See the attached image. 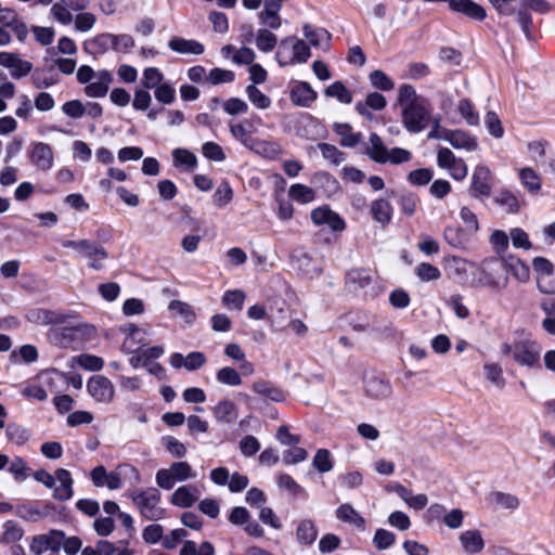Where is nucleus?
Listing matches in <instances>:
<instances>
[{
  "label": "nucleus",
  "instance_id": "f257e3e1",
  "mask_svg": "<svg viewBox=\"0 0 555 555\" xmlns=\"http://www.w3.org/2000/svg\"><path fill=\"white\" fill-rule=\"evenodd\" d=\"M398 102L402 107V124L408 131L421 132L426 128L430 117L429 111L411 85L400 86Z\"/></svg>",
  "mask_w": 555,
  "mask_h": 555
},
{
  "label": "nucleus",
  "instance_id": "f03ea898",
  "mask_svg": "<svg viewBox=\"0 0 555 555\" xmlns=\"http://www.w3.org/2000/svg\"><path fill=\"white\" fill-rule=\"evenodd\" d=\"M507 286V261L503 258H489L477 267L472 287H486L502 291Z\"/></svg>",
  "mask_w": 555,
  "mask_h": 555
},
{
  "label": "nucleus",
  "instance_id": "7ed1b4c3",
  "mask_svg": "<svg viewBox=\"0 0 555 555\" xmlns=\"http://www.w3.org/2000/svg\"><path fill=\"white\" fill-rule=\"evenodd\" d=\"M310 56L311 51L309 44L295 36L282 39L275 53V60L282 67L304 64Z\"/></svg>",
  "mask_w": 555,
  "mask_h": 555
},
{
  "label": "nucleus",
  "instance_id": "20e7f679",
  "mask_svg": "<svg viewBox=\"0 0 555 555\" xmlns=\"http://www.w3.org/2000/svg\"><path fill=\"white\" fill-rule=\"evenodd\" d=\"M501 350L504 356L512 354L514 361L520 366L533 367L540 363L542 348L534 340L520 339L514 344H502Z\"/></svg>",
  "mask_w": 555,
  "mask_h": 555
},
{
  "label": "nucleus",
  "instance_id": "39448f33",
  "mask_svg": "<svg viewBox=\"0 0 555 555\" xmlns=\"http://www.w3.org/2000/svg\"><path fill=\"white\" fill-rule=\"evenodd\" d=\"M62 246L75 250L79 257L87 259L88 266L95 271L102 270L105 260L108 258L107 250L90 240H67L63 242Z\"/></svg>",
  "mask_w": 555,
  "mask_h": 555
},
{
  "label": "nucleus",
  "instance_id": "423d86ee",
  "mask_svg": "<svg viewBox=\"0 0 555 555\" xmlns=\"http://www.w3.org/2000/svg\"><path fill=\"white\" fill-rule=\"evenodd\" d=\"M195 473L188 462H175L168 468L158 469L156 483L164 490H170L177 482L195 478Z\"/></svg>",
  "mask_w": 555,
  "mask_h": 555
},
{
  "label": "nucleus",
  "instance_id": "0eeeda50",
  "mask_svg": "<svg viewBox=\"0 0 555 555\" xmlns=\"http://www.w3.org/2000/svg\"><path fill=\"white\" fill-rule=\"evenodd\" d=\"M132 500L141 515L150 520L163 518L164 509L159 506L160 494L157 489L150 488L132 494Z\"/></svg>",
  "mask_w": 555,
  "mask_h": 555
},
{
  "label": "nucleus",
  "instance_id": "6e6552de",
  "mask_svg": "<svg viewBox=\"0 0 555 555\" xmlns=\"http://www.w3.org/2000/svg\"><path fill=\"white\" fill-rule=\"evenodd\" d=\"M476 271L477 266L464 258L453 256L447 260L448 275L461 285L472 287Z\"/></svg>",
  "mask_w": 555,
  "mask_h": 555
},
{
  "label": "nucleus",
  "instance_id": "1a4fd4ad",
  "mask_svg": "<svg viewBox=\"0 0 555 555\" xmlns=\"http://www.w3.org/2000/svg\"><path fill=\"white\" fill-rule=\"evenodd\" d=\"M521 9L516 13V21L521 27L522 33L527 38L531 37L532 16L527 11L530 9L540 14H546L551 11V4L545 0H519Z\"/></svg>",
  "mask_w": 555,
  "mask_h": 555
},
{
  "label": "nucleus",
  "instance_id": "9d476101",
  "mask_svg": "<svg viewBox=\"0 0 555 555\" xmlns=\"http://www.w3.org/2000/svg\"><path fill=\"white\" fill-rule=\"evenodd\" d=\"M437 164L440 168L449 171L450 176L457 181H462L468 173L466 163L454 155L448 147H441L437 153Z\"/></svg>",
  "mask_w": 555,
  "mask_h": 555
},
{
  "label": "nucleus",
  "instance_id": "9b49d317",
  "mask_svg": "<svg viewBox=\"0 0 555 555\" xmlns=\"http://www.w3.org/2000/svg\"><path fill=\"white\" fill-rule=\"evenodd\" d=\"M493 175L486 165H478L472 175L470 193L477 199H485L492 191Z\"/></svg>",
  "mask_w": 555,
  "mask_h": 555
},
{
  "label": "nucleus",
  "instance_id": "f8f14e48",
  "mask_svg": "<svg viewBox=\"0 0 555 555\" xmlns=\"http://www.w3.org/2000/svg\"><path fill=\"white\" fill-rule=\"evenodd\" d=\"M89 395L99 403H112L115 397L113 383L103 375H94L87 383Z\"/></svg>",
  "mask_w": 555,
  "mask_h": 555
},
{
  "label": "nucleus",
  "instance_id": "ddd939ff",
  "mask_svg": "<svg viewBox=\"0 0 555 555\" xmlns=\"http://www.w3.org/2000/svg\"><path fill=\"white\" fill-rule=\"evenodd\" d=\"M311 221L317 227H326L333 232H343L346 229L344 219L326 205L311 211Z\"/></svg>",
  "mask_w": 555,
  "mask_h": 555
},
{
  "label": "nucleus",
  "instance_id": "4468645a",
  "mask_svg": "<svg viewBox=\"0 0 555 555\" xmlns=\"http://www.w3.org/2000/svg\"><path fill=\"white\" fill-rule=\"evenodd\" d=\"M29 159L38 170L48 171L53 167L54 153L49 144L35 142L30 145Z\"/></svg>",
  "mask_w": 555,
  "mask_h": 555
},
{
  "label": "nucleus",
  "instance_id": "2eb2a0df",
  "mask_svg": "<svg viewBox=\"0 0 555 555\" xmlns=\"http://www.w3.org/2000/svg\"><path fill=\"white\" fill-rule=\"evenodd\" d=\"M0 65L11 70L12 77L20 79L27 76L33 64L22 60L17 54L11 52H0Z\"/></svg>",
  "mask_w": 555,
  "mask_h": 555
},
{
  "label": "nucleus",
  "instance_id": "dca6fc26",
  "mask_svg": "<svg viewBox=\"0 0 555 555\" xmlns=\"http://www.w3.org/2000/svg\"><path fill=\"white\" fill-rule=\"evenodd\" d=\"M364 389L369 397L377 400L387 399L392 392L390 383L376 375H371L365 378Z\"/></svg>",
  "mask_w": 555,
  "mask_h": 555
},
{
  "label": "nucleus",
  "instance_id": "f3484780",
  "mask_svg": "<svg viewBox=\"0 0 555 555\" xmlns=\"http://www.w3.org/2000/svg\"><path fill=\"white\" fill-rule=\"evenodd\" d=\"M450 10L475 21H483L487 17L486 10L473 0H451Z\"/></svg>",
  "mask_w": 555,
  "mask_h": 555
},
{
  "label": "nucleus",
  "instance_id": "a211bd4d",
  "mask_svg": "<svg viewBox=\"0 0 555 555\" xmlns=\"http://www.w3.org/2000/svg\"><path fill=\"white\" fill-rule=\"evenodd\" d=\"M444 140L448 141L454 149L476 151L478 149L477 139L462 130L443 131Z\"/></svg>",
  "mask_w": 555,
  "mask_h": 555
},
{
  "label": "nucleus",
  "instance_id": "6ab92c4d",
  "mask_svg": "<svg viewBox=\"0 0 555 555\" xmlns=\"http://www.w3.org/2000/svg\"><path fill=\"white\" fill-rule=\"evenodd\" d=\"M55 481L57 480L60 485L54 488L53 498L59 501H67L73 494V478L70 473L65 468H57L55 472Z\"/></svg>",
  "mask_w": 555,
  "mask_h": 555
},
{
  "label": "nucleus",
  "instance_id": "aec40b11",
  "mask_svg": "<svg viewBox=\"0 0 555 555\" xmlns=\"http://www.w3.org/2000/svg\"><path fill=\"white\" fill-rule=\"evenodd\" d=\"M291 101L294 105L308 107L317 100V92L308 82H298L291 90Z\"/></svg>",
  "mask_w": 555,
  "mask_h": 555
},
{
  "label": "nucleus",
  "instance_id": "412c9836",
  "mask_svg": "<svg viewBox=\"0 0 555 555\" xmlns=\"http://www.w3.org/2000/svg\"><path fill=\"white\" fill-rule=\"evenodd\" d=\"M464 553L473 555L478 554L485 548L483 538L478 530H466L459 535Z\"/></svg>",
  "mask_w": 555,
  "mask_h": 555
},
{
  "label": "nucleus",
  "instance_id": "4be33fe9",
  "mask_svg": "<svg viewBox=\"0 0 555 555\" xmlns=\"http://www.w3.org/2000/svg\"><path fill=\"white\" fill-rule=\"evenodd\" d=\"M168 48L179 54L201 55L205 51V48L201 42L182 37L170 38L168 41Z\"/></svg>",
  "mask_w": 555,
  "mask_h": 555
},
{
  "label": "nucleus",
  "instance_id": "5701e85b",
  "mask_svg": "<svg viewBox=\"0 0 555 555\" xmlns=\"http://www.w3.org/2000/svg\"><path fill=\"white\" fill-rule=\"evenodd\" d=\"M96 80L90 82L85 88V93L89 98H103L108 91V87L113 77L107 70H100L96 73Z\"/></svg>",
  "mask_w": 555,
  "mask_h": 555
},
{
  "label": "nucleus",
  "instance_id": "b1692460",
  "mask_svg": "<svg viewBox=\"0 0 555 555\" xmlns=\"http://www.w3.org/2000/svg\"><path fill=\"white\" fill-rule=\"evenodd\" d=\"M198 490L194 486H181L171 495L170 502L178 507H191L198 499Z\"/></svg>",
  "mask_w": 555,
  "mask_h": 555
},
{
  "label": "nucleus",
  "instance_id": "393cba45",
  "mask_svg": "<svg viewBox=\"0 0 555 555\" xmlns=\"http://www.w3.org/2000/svg\"><path fill=\"white\" fill-rule=\"evenodd\" d=\"M365 154L375 163L385 164L388 162V149L383 143L382 138L376 133H371Z\"/></svg>",
  "mask_w": 555,
  "mask_h": 555
},
{
  "label": "nucleus",
  "instance_id": "a878e982",
  "mask_svg": "<svg viewBox=\"0 0 555 555\" xmlns=\"http://www.w3.org/2000/svg\"><path fill=\"white\" fill-rule=\"evenodd\" d=\"M318 528L313 520L301 519L296 528V541L300 545H311L318 538Z\"/></svg>",
  "mask_w": 555,
  "mask_h": 555
},
{
  "label": "nucleus",
  "instance_id": "bb28decb",
  "mask_svg": "<svg viewBox=\"0 0 555 555\" xmlns=\"http://www.w3.org/2000/svg\"><path fill=\"white\" fill-rule=\"evenodd\" d=\"M212 414L218 422L230 424L237 418V405L231 400L223 399L214 406Z\"/></svg>",
  "mask_w": 555,
  "mask_h": 555
},
{
  "label": "nucleus",
  "instance_id": "cd10ccee",
  "mask_svg": "<svg viewBox=\"0 0 555 555\" xmlns=\"http://www.w3.org/2000/svg\"><path fill=\"white\" fill-rule=\"evenodd\" d=\"M253 390L257 395L275 402H281L285 399V393L280 388L267 380L259 379L254 382Z\"/></svg>",
  "mask_w": 555,
  "mask_h": 555
},
{
  "label": "nucleus",
  "instance_id": "c85d7f7f",
  "mask_svg": "<svg viewBox=\"0 0 555 555\" xmlns=\"http://www.w3.org/2000/svg\"><path fill=\"white\" fill-rule=\"evenodd\" d=\"M488 500L491 504L500 506L504 509L516 511L520 506L519 498L515 494L507 492H491L488 496Z\"/></svg>",
  "mask_w": 555,
  "mask_h": 555
},
{
  "label": "nucleus",
  "instance_id": "c756f323",
  "mask_svg": "<svg viewBox=\"0 0 555 555\" xmlns=\"http://www.w3.org/2000/svg\"><path fill=\"white\" fill-rule=\"evenodd\" d=\"M371 214L376 222L386 225L391 220L392 207L388 201L379 198L372 202Z\"/></svg>",
  "mask_w": 555,
  "mask_h": 555
},
{
  "label": "nucleus",
  "instance_id": "7c9ffc66",
  "mask_svg": "<svg viewBox=\"0 0 555 555\" xmlns=\"http://www.w3.org/2000/svg\"><path fill=\"white\" fill-rule=\"evenodd\" d=\"M521 185L531 194H538L542 188L540 176L530 167L521 168L518 172Z\"/></svg>",
  "mask_w": 555,
  "mask_h": 555
},
{
  "label": "nucleus",
  "instance_id": "2f4dec72",
  "mask_svg": "<svg viewBox=\"0 0 555 555\" xmlns=\"http://www.w3.org/2000/svg\"><path fill=\"white\" fill-rule=\"evenodd\" d=\"M336 517L339 520L350 524L359 529H364V518L350 504H341L336 509Z\"/></svg>",
  "mask_w": 555,
  "mask_h": 555
},
{
  "label": "nucleus",
  "instance_id": "473e14b6",
  "mask_svg": "<svg viewBox=\"0 0 555 555\" xmlns=\"http://www.w3.org/2000/svg\"><path fill=\"white\" fill-rule=\"evenodd\" d=\"M494 203L508 214H516L520 209L518 197L508 190H501L494 197Z\"/></svg>",
  "mask_w": 555,
  "mask_h": 555
},
{
  "label": "nucleus",
  "instance_id": "72a5a7b5",
  "mask_svg": "<svg viewBox=\"0 0 555 555\" xmlns=\"http://www.w3.org/2000/svg\"><path fill=\"white\" fill-rule=\"evenodd\" d=\"M173 165L176 167H184L185 170L192 171L197 166V158L194 153L186 149H175L172 151Z\"/></svg>",
  "mask_w": 555,
  "mask_h": 555
},
{
  "label": "nucleus",
  "instance_id": "f704fd0d",
  "mask_svg": "<svg viewBox=\"0 0 555 555\" xmlns=\"http://www.w3.org/2000/svg\"><path fill=\"white\" fill-rule=\"evenodd\" d=\"M7 439L17 446L25 444L30 439L27 428L18 424H9L5 428Z\"/></svg>",
  "mask_w": 555,
  "mask_h": 555
},
{
  "label": "nucleus",
  "instance_id": "c9c22d12",
  "mask_svg": "<svg viewBox=\"0 0 555 555\" xmlns=\"http://www.w3.org/2000/svg\"><path fill=\"white\" fill-rule=\"evenodd\" d=\"M256 47L261 51V52H271L276 43H278V37L272 33L270 31L268 28H260L258 31H257V35H256Z\"/></svg>",
  "mask_w": 555,
  "mask_h": 555
},
{
  "label": "nucleus",
  "instance_id": "e433bc0d",
  "mask_svg": "<svg viewBox=\"0 0 555 555\" xmlns=\"http://www.w3.org/2000/svg\"><path fill=\"white\" fill-rule=\"evenodd\" d=\"M168 309L173 314L179 315L186 324H192L196 319V314L193 308L189 304L181 300L170 301Z\"/></svg>",
  "mask_w": 555,
  "mask_h": 555
},
{
  "label": "nucleus",
  "instance_id": "4c0bfd02",
  "mask_svg": "<svg viewBox=\"0 0 555 555\" xmlns=\"http://www.w3.org/2000/svg\"><path fill=\"white\" fill-rule=\"evenodd\" d=\"M325 95L336 98L340 103L350 104L352 102L351 92L340 81H335L325 89Z\"/></svg>",
  "mask_w": 555,
  "mask_h": 555
},
{
  "label": "nucleus",
  "instance_id": "58836bf2",
  "mask_svg": "<svg viewBox=\"0 0 555 555\" xmlns=\"http://www.w3.org/2000/svg\"><path fill=\"white\" fill-rule=\"evenodd\" d=\"M233 199V190L229 182L222 181L216 189L212 201L218 208H223Z\"/></svg>",
  "mask_w": 555,
  "mask_h": 555
},
{
  "label": "nucleus",
  "instance_id": "ea45409f",
  "mask_svg": "<svg viewBox=\"0 0 555 555\" xmlns=\"http://www.w3.org/2000/svg\"><path fill=\"white\" fill-rule=\"evenodd\" d=\"M246 94L251 104L259 109H267L271 105L270 98L260 91L255 85L247 86Z\"/></svg>",
  "mask_w": 555,
  "mask_h": 555
},
{
  "label": "nucleus",
  "instance_id": "a19ab883",
  "mask_svg": "<svg viewBox=\"0 0 555 555\" xmlns=\"http://www.w3.org/2000/svg\"><path fill=\"white\" fill-rule=\"evenodd\" d=\"M334 130L340 137L343 146L352 147L358 144L359 134L353 133L348 124H335Z\"/></svg>",
  "mask_w": 555,
  "mask_h": 555
},
{
  "label": "nucleus",
  "instance_id": "79ce46f5",
  "mask_svg": "<svg viewBox=\"0 0 555 555\" xmlns=\"http://www.w3.org/2000/svg\"><path fill=\"white\" fill-rule=\"evenodd\" d=\"M347 283L353 289L366 287L371 283V274L364 269H353L347 275Z\"/></svg>",
  "mask_w": 555,
  "mask_h": 555
},
{
  "label": "nucleus",
  "instance_id": "37998d69",
  "mask_svg": "<svg viewBox=\"0 0 555 555\" xmlns=\"http://www.w3.org/2000/svg\"><path fill=\"white\" fill-rule=\"evenodd\" d=\"M304 36L313 47H320L323 41H328L331 36L325 29H314L311 25L306 24L302 28Z\"/></svg>",
  "mask_w": 555,
  "mask_h": 555
},
{
  "label": "nucleus",
  "instance_id": "c03bdc74",
  "mask_svg": "<svg viewBox=\"0 0 555 555\" xmlns=\"http://www.w3.org/2000/svg\"><path fill=\"white\" fill-rule=\"evenodd\" d=\"M318 149L320 150L322 156L334 165H339L346 159L345 154L335 145L328 143H319Z\"/></svg>",
  "mask_w": 555,
  "mask_h": 555
},
{
  "label": "nucleus",
  "instance_id": "a18cd8bd",
  "mask_svg": "<svg viewBox=\"0 0 555 555\" xmlns=\"http://www.w3.org/2000/svg\"><path fill=\"white\" fill-rule=\"evenodd\" d=\"M369 78L372 86L382 91H390L395 88L393 81L380 69L373 70Z\"/></svg>",
  "mask_w": 555,
  "mask_h": 555
},
{
  "label": "nucleus",
  "instance_id": "49530a36",
  "mask_svg": "<svg viewBox=\"0 0 555 555\" xmlns=\"http://www.w3.org/2000/svg\"><path fill=\"white\" fill-rule=\"evenodd\" d=\"M289 196L300 203H310L314 199V191L304 184H294L289 189Z\"/></svg>",
  "mask_w": 555,
  "mask_h": 555
},
{
  "label": "nucleus",
  "instance_id": "de8ad7c7",
  "mask_svg": "<svg viewBox=\"0 0 555 555\" xmlns=\"http://www.w3.org/2000/svg\"><path fill=\"white\" fill-rule=\"evenodd\" d=\"M217 380L228 386H240L242 384L238 372L230 366H224L217 372Z\"/></svg>",
  "mask_w": 555,
  "mask_h": 555
},
{
  "label": "nucleus",
  "instance_id": "09e8293b",
  "mask_svg": "<svg viewBox=\"0 0 555 555\" xmlns=\"http://www.w3.org/2000/svg\"><path fill=\"white\" fill-rule=\"evenodd\" d=\"M457 111L468 125L477 126L479 124V116L475 112L474 106L468 99H462L459 102Z\"/></svg>",
  "mask_w": 555,
  "mask_h": 555
},
{
  "label": "nucleus",
  "instance_id": "8fccbe9b",
  "mask_svg": "<svg viewBox=\"0 0 555 555\" xmlns=\"http://www.w3.org/2000/svg\"><path fill=\"white\" fill-rule=\"evenodd\" d=\"M312 465L320 473H327L333 468L331 453L326 449H319L313 457Z\"/></svg>",
  "mask_w": 555,
  "mask_h": 555
},
{
  "label": "nucleus",
  "instance_id": "3c124183",
  "mask_svg": "<svg viewBox=\"0 0 555 555\" xmlns=\"http://www.w3.org/2000/svg\"><path fill=\"white\" fill-rule=\"evenodd\" d=\"M245 297L244 292L240 289L227 291L222 296V304L228 308L241 310L243 308Z\"/></svg>",
  "mask_w": 555,
  "mask_h": 555
},
{
  "label": "nucleus",
  "instance_id": "603ef678",
  "mask_svg": "<svg viewBox=\"0 0 555 555\" xmlns=\"http://www.w3.org/2000/svg\"><path fill=\"white\" fill-rule=\"evenodd\" d=\"M415 273L423 282L436 281L440 278V270L428 263L422 262L415 268Z\"/></svg>",
  "mask_w": 555,
  "mask_h": 555
},
{
  "label": "nucleus",
  "instance_id": "864d4df0",
  "mask_svg": "<svg viewBox=\"0 0 555 555\" xmlns=\"http://www.w3.org/2000/svg\"><path fill=\"white\" fill-rule=\"evenodd\" d=\"M234 79L235 75L232 70L219 67L212 68L207 76V81L211 85L229 83Z\"/></svg>",
  "mask_w": 555,
  "mask_h": 555
},
{
  "label": "nucleus",
  "instance_id": "5fc2aeb1",
  "mask_svg": "<svg viewBox=\"0 0 555 555\" xmlns=\"http://www.w3.org/2000/svg\"><path fill=\"white\" fill-rule=\"evenodd\" d=\"M163 73L156 67H147L143 72L142 85L145 89H154L162 83Z\"/></svg>",
  "mask_w": 555,
  "mask_h": 555
},
{
  "label": "nucleus",
  "instance_id": "6e6d98bb",
  "mask_svg": "<svg viewBox=\"0 0 555 555\" xmlns=\"http://www.w3.org/2000/svg\"><path fill=\"white\" fill-rule=\"evenodd\" d=\"M76 363L88 371L96 372L102 370L104 361L102 358L92 354H80L76 358Z\"/></svg>",
  "mask_w": 555,
  "mask_h": 555
},
{
  "label": "nucleus",
  "instance_id": "4d7b16f0",
  "mask_svg": "<svg viewBox=\"0 0 555 555\" xmlns=\"http://www.w3.org/2000/svg\"><path fill=\"white\" fill-rule=\"evenodd\" d=\"M395 541V534L385 529H377L373 537V543L379 551L389 548Z\"/></svg>",
  "mask_w": 555,
  "mask_h": 555
},
{
  "label": "nucleus",
  "instance_id": "13d9d810",
  "mask_svg": "<svg viewBox=\"0 0 555 555\" xmlns=\"http://www.w3.org/2000/svg\"><path fill=\"white\" fill-rule=\"evenodd\" d=\"M155 99L163 104H171L176 99V91L169 83H160L154 88Z\"/></svg>",
  "mask_w": 555,
  "mask_h": 555
},
{
  "label": "nucleus",
  "instance_id": "bf43d9fd",
  "mask_svg": "<svg viewBox=\"0 0 555 555\" xmlns=\"http://www.w3.org/2000/svg\"><path fill=\"white\" fill-rule=\"evenodd\" d=\"M203 155L212 162H223L225 159V154L222 147L215 142H206L202 146Z\"/></svg>",
  "mask_w": 555,
  "mask_h": 555
},
{
  "label": "nucleus",
  "instance_id": "052dcab7",
  "mask_svg": "<svg viewBox=\"0 0 555 555\" xmlns=\"http://www.w3.org/2000/svg\"><path fill=\"white\" fill-rule=\"evenodd\" d=\"M507 261V273H512L517 280L526 281L529 278L528 267L519 259L511 258Z\"/></svg>",
  "mask_w": 555,
  "mask_h": 555
},
{
  "label": "nucleus",
  "instance_id": "680f3d73",
  "mask_svg": "<svg viewBox=\"0 0 555 555\" xmlns=\"http://www.w3.org/2000/svg\"><path fill=\"white\" fill-rule=\"evenodd\" d=\"M69 7L63 2H56L51 8L52 16L63 25H69L73 22V14L68 10Z\"/></svg>",
  "mask_w": 555,
  "mask_h": 555
},
{
  "label": "nucleus",
  "instance_id": "e2e57ef3",
  "mask_svg": "<svg viewBox=\"0 0 555 555\" xmlns=\"http://www.w3.org/2000/svg\"><path fill=\"white\" fill-rule=\"evenodd\" d=\"M62 111L66 116L79 119L86 114V106L79 100H72L63 104Z\"/></svg>",
  "mask_w": 555,
  "mask_h": 555
},
{
  "label": "nucleus",
  "instance_id": "0e129e2a",
  "mask_svg": "<svg viewBox=\"0 0 555 555\" xmlns=\"http://www.w3.org/2000/svg\"><path fill=\"white\" fill-rule=\"evenodd\" d=\"M485 122L487 129L491 135L494 138H502L504 134V130L501 124L499 116L494 112H488L485 117Z\"/></svg>",
  "mask_w": 555,
  "mask_h": 555
},
{
  "label": "nucleus",
  "instance_id": "69168bd1",
  "mask_svg": "<svg viewBox=\"0 0 555 555\" xmlns=\"http://www.w3.org/2000/svg\"><path fill=\"white\" fill-rule=\"evenodd\" d=\"M486 372V377L488 380H490L492 384L496 385L498 387H503L505 384V380L503 378V372L502 367L496 363H487L483 366Z\"/></svg>",
  "mask_w": 555,
  "mask_h": 555
},
{
  "label": "nucleus",
  "instance_id": "338daca9",
  "mask_svg": "<svg viewBox=\"0 0 555 555\" xmlns=\"http://www.w3.org/2000/svg\"><path fill=\"white\" fill-rule=\"evenodd\" d=\"M163 443L167 451L176 457H184L186 454V447L176 439L175 437L168 436L163 438Z\"/></svg>",
  "mask_w": 555,
  "mask_h": 555
},
{
  "label": "nucleus",
  "instance_id": "774afa93",
  "mask_svg": "<svg viewBox=\"0 0 555 555\" xmlns=\"http://www.w3.org/2000/svg\"><path fill=\"white\" fill-rule=\"evenodd\" d=\"M294 447L283 453V462L287 465L304 462L308 457V452L304 448Z\"/></svg>",
  "mask_w": 555,
  "mask_h": 555
}]
</instances>
